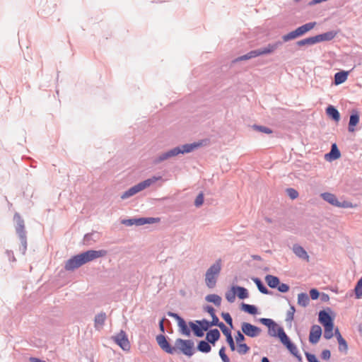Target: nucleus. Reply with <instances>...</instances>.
I'll list each match as a JSON object with an SVG mask.
<instances>
[{"instance_id": "nucleus-45", "label": "nucleus", "mask_w": 362, "mask_h": 362, "mask_svg": "<svg viewBox=\"0 0 362 362\" xmlns=\"http://www.w3.org/2000/svg\"><path fill=\"white\" fill-rule=\"evenodd\" d=\"M218 327L222 331L223 334L227 337L228 336L231 335L230 329L223 323L220 322L218 325Z\"/></svg>"}, {"instance_id": "nucleus-64", "label": "nucleus", "mask_w": 362, "mask_h": 362, "mask_svg": "<svg viewBox=\"0 0 362 362\" xmlns=\"http://www.w3.org/2000/svg\"><path fill=\"white\" fill-rule=\"evenodd\" d=\"M30 361L31 362H46L45 361H43V360L39 359V358H33V357L30 358Z\"/></svg>"}, {"instance_id": "nucleus-9", "label": "nucleus", "mask_w": 362, "mask_h": 362, "mask_svg": "<svg viewBox=\"0 0 362 362\" xmlns=\"http://www.w3.org/2000/svg\"><path fill=\"white\" fill-rule=\"evenodd\" d=\"M168 315L174 317L177 320L180 332L182 334L185 335L187 337L190 336V329L188 327L185 321L181 317H180L177 314L173 313H169Z\"/></svg>"}, {"instance_id": "nucleus-35", "label": "nucleus", "mask_w": 362, "mask_h": 362, "mask_svg": "<svg viewBox=\"0 0 362 362\" xmlns=\"http://www.w3.org/2000/svg\"><path fill=\"white\" fill-rule=\"evenodd\" d=\"M242 310L251 315H256L257 313V308L252 305L243 303Z\"/></svg>"}, {"instance_id": "nucleus-53", "label": "nucleus", "mask_w": 362, "mask_h": 362, "mask_svg": "<svg viewBox=\"0 0 362 362\" xmlns=\"http://www.w3.org/2000/svg\"><path fill=\"white\" fill-rule=\"evenodd\" d=\"M145 224L156 223L160 221V218H144Z\"/></svg>"}, {"instance_id": "nucleus-10", "label": "nucleus", "mask_w": 362, "mask_h": 362, "mask_svg": "<svg viewBox=\"0 0 362 362\" xmlns=\"http://www.w3.org/2000/svg\"><path fill=\"white\" fill-rule=\"evenodd\" d=\"M113 339L123 350L128 351L130 349L129 341L124 332L121 331L118 334L113 337Z\"/></svg>"}, {"instance_id": "nucleus-12", "label": "nucleus", "mask_w": 362, "mask_h": 362, "mask_svg": "<svg viewBox=\"0 0 362 362\" xmlns=\"http://www.w3.org/2000/svg\"><path fill=\"white\" fill-rule=\"evenodd\" d=\"M156 341L160 346V347L167 352L168 354H175V349H173V346H170L169 343L168 342L166 338L163 335H158L156 337Z\"/></svg>"}, {"instance_id": "nucleus-55", "label": "nucleus", "mask_w": 362, "mask_h": 362, "mask_svg": "<svg viewBox=\"0 0 362 362\" xmlns=\"http://www.w3.org/2000/svg\"><path fill=\"white\" fill-rule=\"evenodd\" d=\"M226 340H227V342L228 343L229 346H230V348L232 351H234L235 347V344H234V341H233V339L231 335L230 336H228L226 337Z\"/></svg>"}, {"instance_id": "nucleus-57", "label": "nucleus", "mask_w": 362, "mask_h": 362, "mask_svg": "<svg viewBox=\"0 0 362 362\" xmlns=\"http://www.w3.org/2000/svg\"><path fill=\"white\" fill-rule=\"evenodd\" d=\"M235 339L237 343L240 344L241 341L245 340V337L240 331H238L237 336L235 337Z\"/></svg>"}, {"instance_id": "nucleus-62", "label": "nucleus", "mask_w": 362, "mask_h": 362, "mask_svg": "<svg viewBox=\"0 0 362 362\" xmlns=\"http://www.w3.org/2000/svg\"><path fill=\"white\" fill-rule=\"evenodd\" d=\"M205 310H206L208 313H209L211 316H212V315H215V310H214V308H213V307H211V306H209V305L206 306V307L205 308Z\"/></svg>"}, {"instance_id": "nucleus-6", "label": "nucleus", "mask_w": 362, "mask_h": 362, "mask_svg": "<svg viewBox=\"0 0 362 362\" xmlns=\"http://www.w3.org/2000/svg\"><path fill=\"white\" fill-rule=\"evenodd\" d=\"M107 253V251L105 250H90L81 254L82 255L83 260L84 261V264H86L97 258L105 257Z\"/></svg>"}, {"instance_id": "nucleus-15", "label": "nucleus", "mask_w": 362, "mask_h": 362, "mask_svg": "<svg viewBox=\"0 0 362 362\" xmlns=\"http://www.w3.org/2000/svg\"><path fill=\"white\" fill-rule=\"evenodd\" d=\"M293 251L299 258L305 259L307 262L309 261V256L307 252L301 246L298 245H294L293 247Z\"/></svg>"}, {"instance_id": "nucleus-58", "label": "nucleus", "mask_w": 362, "mask_h": 362, "mask_svg": "<svg viewBox=\"0 0 362 362\" xmlns=\"http://www.w3.org/2000/svg\"><path fill=\"white\" fill-rule=\"evenodd\" d=\"M134 225L142 226L145 224L144 218H134Z\"/></svg>"}, {"instance_id": "nucleus-8", "label": "nucleus", "mask_w": 362, "mask_h": 362, "mask_svg": "<svg viewBox=\"0 0 362 362\" xmlns=\"http://www.w3.org/2000/svg\"><path fill=\"white\" fill-rule=\"evenodd\" d=\"M84 264L81 254L77 255L69 259L65 264V269L68 271L74 270Z\"/></svg>"}, {"instance_id": "nucleus-54", "label": "nucleus", "mask_w": 362, "mask_h": 362, "mask_svg": "<svg viewBox=\"0 0 362 362\" xmlns=\"http://www.w3.org/2000/svg\"><path fill=\"white\" fill-rule=\"evenodd\" d=\"M310 295L313 300H316L319 298L320 293L317 289L313 288L310 291Z\"/></svg>"}, {"instance_id": "nucleus-36", "label": "nucleus", "mask_w": 362, "mask_h": 362, "mask_svg": "<svg viewBox=\"0 0 362 362\" xmlns=\"http://www.w3.org/2000/svg\"><path fill=\"white\" fill-rule=\"evenodd\" d=\"M235 286H232L231 288L226 293V298L229 303H233L235 300Z\"/></svg>"}, {"instance_id": "nucleus-11", "label": "nucleus", "mask_w": 362, "mask_h": 362, "mask_svg": "<svg viewBox=\"0 0 362 362\" xmlns=\"http://www.w3.org/2000/svg\"><path fill=\"white\" fill-rule=\"evenodd\" d=\"M269 334L272 337H278L281 341L286 339V334L284 329L275 322L269 327Z\"/></svg>"}, {"instance_id": "nucleus-33", "label": "nucleus", "mask_w": 362, "mask_h": 362, "mask_svg": "<svg viewBox=\"0 0 362 362\" xmlns=\"http://www.w3.org/2000/svg\"><path fill=\"white\" fill-rule=\"evenodd\" d=\"M324 337L329 339L333 337L334 323L324 326Z\"/></svg>"}, {"instance_id": "nucleus-59", "label": "nucleus", "mask_w": 362, "mask_h": 362, "mask_svg": "<svg viewBox=\"0 0 362 362\" xmlns=\"http://www.w3.org/2000/svg\"><path fill=\"white\" fill-rule=\"evenodd\" d=\"M211 317H212V321L210 322L211 325L218 327V325H220V322H219V320H218V318L217 317V316L216 315H214L211 316Z\"/></svg>"}, {"instance_id": "nucleus-46", "label": "nucleus", "mask_w": 362, "mask_h": 362, "mask_svg": "<svg viewBox=\"0 0 362 362\" xmlns=\"http://www.w3.org/2000/svg\"><path fill=\"white\" fill-rule=\"evenodd\" d=\"M221 316L227 324L233 327V320L230 315L228 313H222Z\"/></svg>"}, {"instance_id": "nucleus-48", "label": "nucleus", "mask_w": 362, "mask_h": 362, "mask_svg": "<svg viewBox=\"0 0 362 362\" xmlns=\"http://www.w3.org/2000/svg\"><path fill=\"white\" fill-rule=\"evenodd\" d=\"M219 356L223 362H230L229 358L227 356V355L225 353V347H222L219 350Z\"/></svg>"}, {"instance_id": "nucleus-14", "label": "nucleus", "mask_w": 362, "mask_h": 362, "mask_svg": "<svg viewBox=\"0 0 362 362\" xmlns=\"http://www.w3.org/2000/svg\"><path fill=\"white\" fill-rule=\"evenodd\" d=\"M341 156V153L339 150L338 149L337 144H333L332 145L331 151L329 153L325 154V158L328 161H332L339 158Z\"/></svg>"}, {"instance_id": "nucleus-34", "label": "nucleus", "mask_w": 362, "mask_h": 362, "mask_svg": "<svg viewBox=\"0 0 362 362\" xmlns=\"http://www.w3.org/2000/svg\"><path fill=\"white\" fill-rule=\"evenodd\" d=\"M189 327H191V329H192V331L194 332V334L197 337H201L204 336V331L202 330L200 325L199 326L195 323L191 322H189Z\"/></svg>"}, {"instance_id": "nucleus-41", "label": "nucleus", "mask_w": 362, "mask_h": 362, "mask_svg": "<svg viewBox=\"0 0 362 362\" xmlns=\"http://www.w3.org/2000/svg\"><path fill=\"white\" fill-rule=\"evenodd\" d=\"M253 281L255 283V284L257 285L259 291L264 293V294H268L269 293V291L267 290V288L263 285V284L262 283V281H260V279H259L258 278H255L253 279Z\"/></svg>"}, {"instance_id": "nucleus-32", "label": "nucleus", "mask_w": 362, "mask_h": 362, "mask_svg": "<svg viewBox=\"0 0 362 362\" xmlns=\"http://www.w3.org/2000/svg\"><path fill=\"white\" fill-rule=\"evenodd\" d=\"M236 295L240 299H245L248 298V292L247 290L241 286H235Z\"/></svg>"}, {"instance_id": "nucleus-24", "label": "nucleus", "mask_w": 362, "mask_h": 362, "mask_svg": "<svg viewBox=\"0 0 362 362\" xmlns=\"http://www.w3.org/2000/svg\"><path fill=\"white\" fill-rule=\"evenodd\" d=\"M327 115L332 117L334 121L338 122L340 119V115L339 111L332 105H329L326 109Z\"/></svg>"}, {"instance_id": "nucleus-25", "label": "nucleus", "mask_w": 362, "mask_h": 362, "mask_svg": "<svg viewBox=\"0 0 362 362\" xmlns=\"http://www.w3.org/2000/svg\"><path fill=\"white\" fill-rule=\"evenodd\" d=\"M279 44H280V42H276L274 44H269L267 47H265L262 49H257V51H259V56L263 55V54H270V53L273 52L277 48V47Z\"/></svg>"}, {"instance_id": "nucleus-29", "label": "nucleus", "mask_w": 362, "mask_h": 362, "mask_svg": "<svg viewBox=\"0 0 362 362\" xmlns=\"http://www.w3.org/2000/svg\"><path fill=\"white\" fill-rule=\"evenodd\" d=\"M139 192H141V191L139 188V186H138V185H136L134 187H131L127 191H126L124 193H123V194L121 196V198L122 199L129 198Z\"/></svg>"}, {"instance_id": "nucleus-22", "label": "nucleus", "mask_w": 362, "mask_h": 362, "mask_svg": "<svg viewBox=\"0 0 362 362\" xmlns=\"http://www.w3.org/2000/svg\"><path fill=\"white\" fill-rule=\"evenodd\" d=\"M315 25H316L315 22H310V23L304 24V25L298 27L296 29L299 34V36H302L304 34H305L306 33H308V31L311 30L313 28H314Z\"/></svg>"}, {"instance_id": "nucleus-4", "label": "nucleus", "mask_w": 362, "mask_h": 362, "mask_svg": "<svg viewBox=\"0 0 362 362\" xmlns=\"http://www.w3.org/2000/svg\"><path fill=\"white\" fill-rule=\"evenodd\" d=\"M321 197L324 200L329 203L330 204L341 208H353L355 207L351 202L347 201H344L343 202H340L338 201L336 196L333 194L329 192H325L321 194Z\"/></svg>"}, {"instance_id": "nucleus-21", "label": "nucleus", "mask_w": 362, "mask_h": 362, "mask_svg": "<svg viewBox=\"0 0 362 362\" xmlns=\"http://www.w3.org/2000/svg\"><path fill=\"white\" fill-rule=\"evenodd\" d=\"M348 74V71H344L336 73L334 75V84L339 85L345 82L347 80Z\"/></svg>"}, {"instance_id": "nucleus-47", "label": "nucleus", "mask_w": 362, "mask_h": 362, "mask_svg": "<svg viewBox=\"0 0 362 362\" xmlns=\"http://www.w3.org/2000/svg\"><path fill=\"white\" fill-rule=\"evenodd\" d=\"M253 129L266 134H271L272 132L270 129L263 126L254 125Z\"/></svg>"}, {"instance_id": "nucleus-16", "label": "nucleus", "mask_w": 362, "mask_h": 362, "mask_svg": "<svg viewBox=\"0 0 362 362\" xmlns=\"http://www.w3.org/2000/svg\"><path fill=\"white\" fill-rule=\"evenodd\" d=\"M319 322L323 325H327L333 323V320L331 316L325 310H321L319 313Z\"/></svg>"}, {"instance_id": "nucleus-60", "label": "nucleus", "mask_w": 362, "mask_h": 362, "mask_svg": "<svg viewBox=\"0 0 362 362\" xmlns=\"http://www.w3.org/2000/svg\"><path fill=\"white\" fill-rule=\"evenodd\" d=\"M306 358L309 362H317L318 361L317 358L315 357V356L313 354H307Z\"/></svg>"}, {"instance_id": "nucleus-26", "label": "nucleus", "mask_w": 362, "mask_h": 362, "mask_svg": "<svg viewBox=\"0 0 362 362\" xmlns=\"http://www.w3.org/2000/svg\"><path fill=\"white\" fill-rule=\"evenodd\" d=\"M265 281L271 288H276L280 282L278 277L269 274L265 276Z\"/></svg>"}, {"instance_id": "nucleus-5", "label": "nucleus", "mask_w": 362, "mask_h": 362, "mask_svg": "<svg viewBox=\"0 0 362 362\" xmlns=\"http://www.w3.org/2000/svg\"><path fill=\"white\" fill-rule=\"evenodd\" d=\"M107 253V251L105 250H90L81 254L82 255L83 260L84 261V264H86L97 258L105 257Z\"/></svg>"}, {"instance_id": "nucleus-28", "label": "nucleus", "mask_w": 362, "mask_h": 362, "mask_svg": "<svg viewBox=\"0 0 362 362\" xmlns=\"http://www.w3.org/2000/svg\"><path fill=\"white\" fill-rule=\"evenodd\" d=\"M310 302L309 297L307 293H301L298 295V304L302 307H306Z\"/></svg>"}, {"instance_id": "nucleus-50", "label": "nucleus", "mask_w": 362, "mask_h": 362, "mask_svg": "<svg viewBox=\"0 0 362 362\" xmlns=\"http://www.w3.org/2000/svg\"><path fill=\"white\" fill-rule=\"evenodd\" d=\"M204 202V196H203V194H199L196 199H195V202H194V204L196 206H200L201 205H202Z\"/></svg>"}, {"instance_id": "nucleus-40", "label": "nucleus", "mask_w": 362, "mask_h": 362, "mask_svg": "<svg viewBox=\"0 0 362 362\" xmlns=\"http://www.w3.org/2000/svg\"><path fill=\"white\" fill-rule=\"evenodd\" d=\"M354 291L356 298L359 299L362 297V277L356 283Z\"/></svg>"}, {"instance_id": "nucleus-37", "label": "nucleus", "mask_w": 362, "mask_h": 362, "mask_svg": "<svg viewBox=\"0 0 362 362\" xmlns=\"http://www.w3.org/2000/svg\"><path fill=\"white\" fill-rule=\"evenodd\" d=\"M258 56H259V51H257V50H252V51L248 52L247 54L240 57L238 58V60H240V61L247 60V59H252V58H254V57H258Z\"/></svg>"}, {"instance_id": "nucleus-56", "label": "nucleus", "mask_w": 362, "mask_h": 362, "mask_svg": "<svg viewBox=\"0 0 362 362\" xmlns=\"http://www.w3.org/2000/svg\"><path fill=\"white\" fill-rule=\"evenodd\" d=\"M330 356H331V354L329 350L325 349V350L322 351V352L321 354V357L322 359L328 360L330 358Z\"/></svg>"}, {"instance_id": "nucleus-63", "label": "nucleus", "mask_w": 362, "mask_h": 362, "mask_svg": "<svg viewBox=\"0 0 362 362\" xmlns=\"http://www.w3.org/2000/svg\"><path fill=\"white\" fill-rule=\"evenodd\" d=\"M122 223L123 224H125V225H127V226H132V225H134V218L123 220V221H122Z\"/></svg>"}, {"instance_id": "nucleus-19", "label": "nucleus", "mask_w": 362, "mask_h": 362, "mask_svg": "<svg viewBox=\"0 0 362 362\" xmlns=\"http://www.w3.org/2000/svg\"><path fill=\"white\" fill-rule=\"evenodd\" d=\"M161 179V177H153L151 178H149V179H147L139 184L138 186H139V188L140 189V191H142L144 190V189L150 187L151 185H153V183H155L156 181L159 180Z\"/></svg>"}, {"instance_id": "nucleus-31", "label": "nucleus", "mask_w": 362, "mask_h": 362, "mask_svg": "<svg viewBox=\"0 0 362 362\" xmlns=\"http://www.w3.org/2000/svg\"><path fill=\"white\" fill-rule=\"evenodd\" d=\"M316 43H317V39H316L315 36L305 38V39H303V40H299L297 42V45L300 47L304 46V45H314Z\"/></svg>"}, {"instance_id": "nucleus-20", "label": "nucleus", "mask_w": 362, "mask_h": 362, "mask_svg": "<svg viewBox=\"0 0 362 362\" xmlns=\"http://www.w3.org/2000/svg\"><path fill=\"white\" fill-rule=\"evenodd\" d=\"M220 337V332L217 329H211L209 332H207L206 339V340L211 343L214 344Z\"/></svg>"}, {"instance_id": "nucleus-7", "label": "nucleus", "mask_w": 362, "mask_h": 362, "mask_svg": "<svg viewBox=\"0 0 362 362\" xmlns=\"http://www.w3.org/2000/svg\"><path fill=\"white\" fill-rule=\"evenodd\" d=\"M242 332L250 337H256L261 333V329L249 322H243L241 325Z\"/></svg>"}, {"instance_id": "nucleus-23", "label": "nucleus", "mask_w": 362, "mask_h": 362, "mask_svg": "<svg viewBox=\"0 0 362 362\" xmlns=\"http://www.w3.org/2000/svg\"><path fill=\"white\" fill-rule=\"evenodd\" d=\"M106 320V315L104 313H100L95 317V327L98 329H100L105 324Z\"/></svg>"}, {"instance_id": "nucleus-1", "label": "nucleus", "mask_w": 362, "mask_h": 362, "mask_svg": "<svg viewBox=\"0 0 362 362\" xmlns=\"http://www.w3.org/2000/svg\"><path fill=\"white\" fill-rule=\"evenodd\" d=\"M202 145V143H194L190 144H185L182 146L181 147H176L170 151L165 152L160 155L156 160V162H161L169 158L175 156L180 153H189L192 151L194 149L199 147Z\"/></svg>"}, {"instance_id": "nucleus-49", "label": "nucleus", "mask_w": 362, "mask_h": 362, "mask_svg": "<svg viewBox=\"0 0 362 362\" xmlns=\"http://www.w3.org/2000/svg\"><path fill=\"white\" fill-rule=\"evenodd\" d=\"M339 345V350L340 351H346L348 349V346L346 344V341L344 339H340L339 341H338Z\"/></svg>"}, {"instance_id": "nucleus-39", "label": "nucleus", "mask_w": 362, "mask_h": 362, "mask_svg": "<svg viewBox=\"0 0 362 362\" xmlns=\"http://www.w3.org/2000/svg\"><path fill=\"white\" fill-rule=\"evenodd\" d=\"M198 350L204 353H208L211 351V346L208 342L201 341L198 344Z\"/></svg>"}, {"instance_id": "nucleus-30", "label": "nucleus", "mask_w": 362, "mask_h": 362, "mask_svg": "<svg viewBox=\"0 0 362 362\" xmlns=\"http://www.w3.org/2000/svg\"><path fill=\"white\" fill-rule=\"evenodd\" d=\"M206 300L209 303H213L216 306H220L221 303V298L216 294H209L206 296Z\"/></svg>"}, {"instance_id": "nucleus-43", "label": "nucleus", "mask_w": 362, "mask_h": 362, "mask_svg": "<svg viewBox=\"0 0 362 362\" xmlns=\"http://www.w3.org/2000/svg\"><path fill=\"white\" fill-rule=\"evenodd\" d=\"M197 322L201 326L203 331H206L211 326H212L211 322L206 320L197 321Z\"/></svg>"}, {"instance_id": "nucleus-2", "label": "nucleus", "mask_w": 362, "mask_h": 362, "mask_svg": "<svg viewBox=\"0 0 362 362\" xmlns=\"http://www.w3.org/2000/svg\"><path fill=\"white\" fill-rule=\"evenodd\" d=\"M221 269V260L218 259L206 271L205 275L206 285L212 288L216 286L217 277Z\"/></svg>"}, {"instance_id": "nucleus-18", "label": "nucleus", "mask_w": 362, "mask_h": 362, "mask_svg": "<svg viewBox=\"0 0 362 362\" xmlns=\"http://www.w3.org/2000/svg\"><path fill=\"white\" fill-rule=\"evenodd\" d=\"M337 35V32L329 31L323 34H320L316 35L317 42H322V41H329L335 37Z\"/></svg>"}, {"instance_id": "nucleus-61", "label": "nucleus", "mask_w": 362, "mask_h": 362, "mask_svg": "<svg viewBox=\"0 0 362 362\" xmlns=\"http://www.w3.org/2000/svg\"><path fill=\"white\" fill-rule=\"evenodd\" d=\"M295 311H296V310H295L294 307L291 306V308H290V310L288 312V317L290 320H293V315H294Z\"/></svg>"}, {"instance_id": "nucleus-13", "label": "nucleus", "mask_w": 362, "mask_h": 362, "mask_svg": "<svg viewBox=\"0 0 362 362\" xmlns=\"http://www.w3.org/2000/svg\"><path fill=\"white\" fill-rule=\"evenodd\" d=\"M322 335V329L319 325H313L309 335V341L311 344H316L319 341Z\"/></svg>"}, {"instance_id": "nucleus-44", "label": "nucleus", "mask_w": 362, "mask_h": 362, "mask_svg": "<svg viewBox=\"0 0 362 362\" xmlns=\"http://www.w3.org/2000/svg\"><path fill=\"white\" fill-rule=\"evenodd\" d=\"M287 194L291 199H295L298 197V192L293 188H288L286 189Z\"/></svg>"}, {"instance_id": "nucleus-17", "label": "nucleus", "mask_w": 362, "mask_h": 362, "mask_svg": "<svg viewBox=\"0 0 362 362\" xmlns=\"http://www.w3.org/2000/svg\"><path fill=\"white\" fill-rule=\"evenodd\" d=\"M281 343L286 346V348L289 350V351L293 356H295L296 357H300L297 347L293 344H292L291 342V341L287 335H286V339H283V341H281Z\"/></svg>"}, {"instance_id": "nucleus-3", "label": "nucleus", "mask_w": 362, "mask_h": 362, "mask_svg": "<svg viewBox=\"0 0 362 362\" xmlns=\"http://www.w3.org/2000/svg\"><path fill=\"white\" fill-rule=\"evenodd\" d=\"M175 354L180 351L186 356H191L194 354V342L191 340L177 339L175 341Z\"/></svg>"}, {"instance_id": "nucleus-51", "label": "nucleus", "mask_w": 362, "mask_h": 362, "mask_svg": "<svg viewBox=\"0 0 362 362\" xmlns=\"http://www.w3.org/2000/svg\"><path fill=\"white\" fill-rule=\"evenodd\" d=\"M259 321L264 325H266L267 327H270L271 326H272V325L274 323V322L271 320V319H268V318H261L259 320Z\"/></svg>"}, {"instance_id": "nucleus-42", "label": "nucleus", "mask_w": 362, "mask_h": 362, "mask_svg": "<svg viewBox=\"0 0 362 362\" xmlns=\"http://www.w3.org/2000/svg\"><path fill=\"white\" fill-rule=\"evenodd\" d=\"M249 349L250 348L246 344H238L237 347V351L240 354H245L249 351Z\"/></svg>"}, {"instance_id": "nucleus-52", "label": "nucleus", "mask_w": 362, "mask_h": 362, "mask_svg": "<svg viewBox=\"0 0 362 362\" xmlns=\"http://www.w3.org/2000/svg\"><path fill=\"white\" fill-rule=\"evenodd\" d=\"M280 292L286 293L288 291L289 286L286 284H280L276 287Z\"/></svg>"}, {"instance_id": "nucleus-27", "label": "nucleus", "mask_w": 362, "mask_h": 362, "mask_svg": "<svg viewBox=\"0 0 362 362\" xmlns=\"http://www.w3.org/2000/svg\"><path fill=\"white\" fill-rule=\"evenodd\" d=\"M359 122V115L357 112L355 114H352L350 116L349 119V132H354V127Z\"/></svg>"}, {"instance_id": "nucleus-38", "label": "nucleus", "mask_w": 362, "mask_h": 362, "mask_svg": "<svg viewBox=\"0 0 362 362\" xmlns=\"http://www.w3.org/2000/svg\"><path fill=\"white\" fill-rule=\"evenodd\" d=\"M300 37L299 36V34L297 31V29H296L295 30L293 31H291L290 33H288V34L286 35H284L283 37H282V39L284 42H288L289 40H293V39H296V37Z\"/></svg>"}]
</instances>
